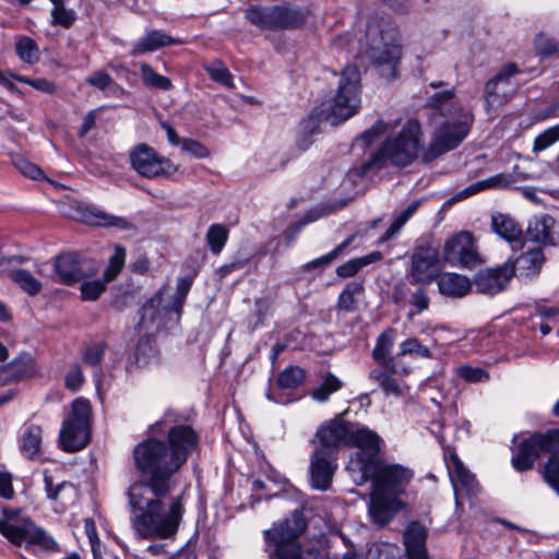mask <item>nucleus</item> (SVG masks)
Returning a JSON list of instances; mask_svg holds the SVG:
<instances>
[{
    "label": "nucleus",
    "instance_id": "nucleus-1",
    "mask_svg": "<svg viewBox=\"0 0 559 559\" xmlns=\"http://www.w3.org/2000/svg\"><path fill=\"white\" fill-rule=\"evenodd\" d=\"M197 432L187 425L174 426L168 442L148 438L132 451L134 466L147 477L133 483L128 490L132 509L131 524L141 538L174 539L182 521V495L167 503L174 485L171 476L187 462L198 445Z\"/></svg>",
    "mask_w": 559,
    "mask_h": 559
},
{
    "label": "nucleus",
    "instance_id": "nucleus-2",
    "mask_svg": "<svg viewBox=\"0 0 559 559\" xmlns=\"http://www.w3.org/2000/svg\"><path fill=\"white\" fill-rule=\"evenodd\" d=\"M413 478V472L399 464H385L382 461L374 471L366 472L360 481L372 479V491L368 513L373 523L383 526L404 507L401 496Z\"/></svg>",
    "mask_w": 559,
    "mask_h": 559
},
{
    "label": "nucleus",
    "instance_id": "nucleus-3",
    "mask_svg": "<svg viewBox=\"0 0 559 559\" xmlns=\"http://www.w3.org/2000/svg\"><path fill=\"white\" fill-rule=\"evenodd\" d=\"M360 52L386 79L396 76V66L400 59L397 28L386 14L369 16L364 37L359 38Z\"/></svg>",
    "mask_w": 559,
    "mask_h": 559
},
{
    "label": "nucleus",
    "instance_id": "nucleus-4",
    "mask_svg": "<svg viewBox=\"0 0 559 559\" xmlns=\"http://www.w3.org/2000/svg\"><path fill=\"white\" fill-rule=\"evenodd\" d=\"M306 526L302 514L294 512L290 518L265 531L270 559H324L318 550L300 548L297 539Z\"/></svg>",
    "mask_w": 559,
    "mask_h": 559
},
{
    "label": "nucleus",
    "instance_id": "nucleus-5",
    "mask_svg": "<svg viewBox=\"0 0 559 559\" xmlns=\"http://www.w3.org/2000/svg\"><path fill=\"white\" fill-rule=\"evenodd\" d=\"M420 124L408 120L399 132L390 134L373 155L377 166L393 165L405 167L412 164L423 147Z\"/></svg>",
    "mask_w": 559,
    "mask_h": 559
},
{
    "label": "nucleus",
    "instance_id": "nucleus-6",
    "mask_svg": "<svg viewBox=\"0 0 559 559\" xmlns=\"http://www.w3.org/2000/svg\"><path fill=\"white\" fill-rule=\"evenodd\" d=\"M0 533L16 546L25 544L48 551L57 549L55 539L17 510L3 508Z\"/></svg>",
    "mask_w": 559,
    "mask_h": 559
},
{
    "label": "nucleus",
    "instance_id": "nucleus-7",
    "mask_svg": "<svg viewBox=\"0 0 559 559\" xmlns=\"http://www.w3.org/2000/svg\"><path fill=\"white\" fill-rule=\"evenodd\" d=\"M91 405L83 397L75 399L62 423L59 435L61 448L67 452H76L85 448L91 435Z\"/></svg>",
    "mask_w": 559,
    "mask_h": 559
},
{
    "label": "nucleus",
    "instance_id": "nucleus-8",
    "mask_svg": "<svg viewBox=\"0 0 559 559\" xmlns=\"http://www.w3.org/2000/svg\"><path fill=\"white\" fill-rule=\"evenodd\" d=\"M246 16L252 24L261 28H297L305 24L308 11L286 5L251 7Z\"/></svg>",
    "mask_w": 559,
    "mask_h": 559
},
{
    "label": "nucleus",
    "instance_id": "nucleus-9",
    "mask_svg": "<svg viewBox=\"0 0 559 559\" xmlns=\"http://www.w3.org/2000/svg\"><path fill=\"white\" fill-rule=\"evenodd\" d=\"M360 73L357 67L347 66L341 73L336 95L331 105V115L338 121L353 117L360 106Z\"/></svg>",
    "mask_w": 559,
    "mask_h": 559
},
{
    "label": "nucleus",
    "instance_id": "nucleus-10",
    "mask_svg": "<svg viewBox=\"0 0 559 559\" xmlns=\"http://www.w3.org/2000/svg\"><path fill=\"white\" fill-rule=\"evenodd\" d=\"M557 449H559V430L535 433L519 443L511 457V464L516 472H526L533 468L542 453L551 454Z\"/></svg>",
    "mask_w": 559,
    "mask_h": 559
},
{
    "label": "nucleus",
    "instance_id": "nucleus-11",
    "mask_svg": "<svg viewBox=\"0 0 559 559\" xmlns=\"http://www.w3.org/2000/svg\"><path fill=\"white\" fill-rule=\"evenodd\" d=\"M349 435V445L357 448L356 459L350 462V468L357 469L360 476L374 471L376 465L381 462L378 457L383 443L381 437L367 427L354 425L350 426Z\"/></svg>",
    "mask_w": 559,
    "mask_h": 559
},
{
    "label": "nucleus",
    "instance_id": "nucleus-12",
    "mask_svg": "<svg viewBox=\"0 0 559 559\" xmlns=\"http://www.w3.org/2000/svg\"><path fill=\"white\" fill-rule=\"evenodd\" d=\"M473 120L469 111H462L455 120L441 124L433 134L426 159H433L459 146L467 136Z\"/></svg>",
    "mask_w": 559,
    "mask_h": 559
},
{
    "label": "nucleus",
    "instance_id": "nucleus-13",
    "mask_svg": "<svg viewBox=\"0 0 559 559\" xmlns=\"http://www.w3.org/2000/svg\"><path fill=\"white\" fill-rule=\"evenodd\" d=\"M129 160L136 174L148 179L169 177L178 170V166L170 159L145 143H139L130 150Z\"/></svg>",
    "mask_w": 559,
    "mask_h": 559
},
{
    "label": "nucleus",
    "instance_id": "nucleus-14",
    "mask_svg": "<svg viewBox=\"0 0 559 559\" xmlns=\"http://www.w3.org/2000/svg\"><path fill=\"white\" fill-rule=\"evenodd\" d=\"M519 72L515 63H507L486 83L484 98L488 114L506 105L516 94L518 84L513 82V78Z\"/></svg>",
    "mask_w": 559,
    "mask_h": 559
},
{
    "label": "nucleus",
    "instance_id": "nucleus-15",
    "mask_svg": "<svg viewBox=\"0 0 559 559\" xmlns=\"http://www.w3.org/2000/svg\"><path fill=\"white\" fill-rule=\"evenodd\" d=\"M443 258L451 266L475 267L481 258L469 231H461L449 238L443 246Z\"/></svg>",
    "mask_w": 559,
    "mask_h": 559
},
{
    "label": "nucleus",
    "instance_id": "nucleus-16",
    "mask_svg": "<svg viewBox=\"0 0 559 559\" xmlns=\"http://www.w3.org/2000/svg\"><path fill=\"white\" fill-rule=\"evenodd\" d=\"M191 286V277L186 276L178 278L177 289L173 297V301L167 304L163 302V290L156 294V296L151 298L140 310L139 328L146 329L148 324L153 323L159 313V308H163L165 311L179 313Z\"/></svg>",
    "mask_w": 559,
    "mask_h": 559
},
{
    "label": "nucleus",
    "instance_id": "nucleus-17",
    "mask_svg": "<svg viewBox=\"0 0 559 559\" xmlns=\"http://www.w3.org/2000/svg\"><path fill=\"white\" fill-rule=\"evenodd\" d=\"M438 251L429 246H419L411 255L409 277L412 283L429 284L439 277Z\"/></svg>",
    "mask_w": 559,
    "mask_h": 559
},
{
    "label": "nucleus",
    "instance_id": "nucleus-18",
    "mask_svg": "<svg viewBox=\"0 0 559 559\" xmlns=\"http://www.w3.org/2000/svg\"><path fill=\"white\" fill-rule=\"evenodd\" d=\"M350 426V423L341 417L324 421L317 429L318 444L314 450L335 455L337 449L349 445Z\"/></svg>",
    "mask_w": 559,
    "mask_h": 559
},
{
    "label": "nucleus",
    "instance_id": "nucleus-19",
    "mask_svg": "<svg viewBox=\"0 0 559 559\" xmlns=\"http://www.w3.org/2000/svg\"><path fill=\"white\" fill-rule=\"evenodd\" d=\"M55 270L59 281L69 285L95 275L98 267L94 262L82 259L78 253L70 252L56 259Z\"/></svg>",
    "mask_w": 559,
    "mask_h": 559
},
{
    "label": "nucleus",
    "instance_id": "nucleus-20",
    "mask_svg": "<svg viewBox=\"0 0 559 559\" xmlns=\"http://www.w3.org/2000/svg\"><path fill=\"white\" fill-rule=\"evenodd\" d=\"M522 252L514 259H509V265L512 270V276L533 277L536 276L545 262L543 249L538 246L521 242Z\"/></svg>",
    "mask_w": 559,
    "mask_h": 559
},
{
    "label": "nucleus",
    "instance_id": "nucleus-21",
    "mask_svg": "<svg viewBox=\"0 0 559 559\" xmlns=\"http://www.w3.org/2000/svg\"><path fill=\"white\" fill-rule=\"evenodd\" d=\"M336 468L335 455L314 450L310 460V478L313 488L326 490Z\"/></svg>",
    "mask_w": 559,
    "mask_h": 559
},
{
    "label": "nucleus",
    "instance_id": "nucleus-22",
    "mask_svg": "<svg viewBox=\"0 0 559 559\" xmlns=\"http://www.w3.org/2000/svg\"><path fill=\"white\" fill-rule=\"evenodd\" d=\"M38 373L34 358L26 353L20 354L0 368V381L4 384L26 381Z\"/></svg>",
    "mask_w": 559,
    "mask_h": 559
},
{
    "label": "nucleus",
    "instance_id": "nucleus-23",
    "mask_svg": "<svg viewBox=\"0 0 559 559\" xmlns=\"http://www.w3.org/2000/svg\"><path fill=\"white\" fill-rule=\"evenodd\" d=\"M512 277V270L509 262L503 265L479 271L475 276L477 290L486 295H495L501 292Z\"/></svg>",
    "mask_w": 559,
    "mask_h": 559
},
{
    "label": "nucleus",
    "instance_id": "nucleus-24",
    "mask_svg": "<svg viewBox=\"0 0 559 559\" xmlns=\"http://www.w3.org/2000/svg\"><path fill=\"white\" fill-rule=\"evenodd\" d=\"M555 221L549 215L534 217L522 238L523 243L543 247L556 246Z\"/></svg>",
    "mask_w": 559,
    "mask_h": 559
},
{
    "label": "nucleus",
    "instance_id": "nucleus-25",
    "mask_svg": "<svg viewBox=\"0 0 559 559\" xmlns=\"http://www.w3.org/2000/svg\"><path fill=\"white\" fill-rule=\"evenodd\" d=\"M181 44H183V41L180 38L171 37L159 29H151L132 44L130 55L135 57L146 52H153L166 46Z\"/></svg>",
    "mask_w": 559,
    "mask_h": 559
},
{
    "label": "nucleus",
    "instance_id": "nucleus-26",
    "mask_svg": "<svg viewBox=\"0 0 559 559\" xmlns=\"http://www.w3.org/2000/svg\"><path fill=\"white\" fill-rule=\"evenodd\" d=\"M427 533L418 522H412L404 533L406 559H429L426 548ZM395 559L397 557L395 556Z\"/></svg>",
    "mask_w": 559,
    "mask_h": 559
},
{
    "label": "nucleus",
    "instance_id": "nucleus-27",
    "mask_svg": "<svg viewBox=\"0 0 559 559\" xmlns=\"http://www.w3.org/2000/svg\"><path fill=\"white\" fill-rule=\"evenodd\" d=\"M448 472L455 492L459 490L475 493L477 481L474 475L463 465L459 456L453 453L447 461Z\"/></svg>",
    "mask_w": 559,
    "mask_h": 559
},
{
    "label": "nucleus",
    "instance_id": "nucleus-28",
    "mask_svg": "<svg viewBox=\"0 0 559 559\" xmlns=\"http://www.w3.org/2000/svg\"><path fill=\"white\" fill-rule=\"evenodd\" d=\"M491 229L500 238L511 245L521 243L523 230L519 223L508 214L496 213L491 215Z\"/></svg>",
    "mask_w": 559,
    "mask_h": 559
},
{
    "label": "nucleus",
    "instance_id": "nucleus-29",
    "mask_svg": "<svg viewBox=\"0 0 559 559\" xmlns=\"http://www.w3.org/2000/svg\"><path fill=\"white\" fill-rule=\"evenodd\" d=\"M437 284L442 295L452 298L464 297L472 289V283L466 276L450 272L439 275Z\"/></svg>",
    "mask_w": 559,
    "mask_h": 559
},
{
    "label": "nucleus",
    "instance_id": "nucleus-30",
    "mask_svg": "<svg viewBox=\"0 0 559 559\" xmlns=\"http://www.w3.org/2000/svg\"><path fill=\"white\" fill-rule=\"evenodd\" d=\"M395 340V331L392 328L384 330L377 338L372 350V358L383 368L395 371L393 357L390 356Z\"/></svg>",
    "mask_w": 559,
    "mask_h": 559
},
{
    "label": "nucleus",
    "instance_id": "nucleus-31",
    "mask_svg": "<svg viewBox=\"0 0 559 559\" xmlns=\"http://www.w3.org/2000/svg\"><path fill=\"white\" fill-rule=\"evenodd\" d=\"M453 98L452 90L437 92L430 97L429 105L438 109L442 116L459 117L465 110Z\"/></svg>",
    "mask_w": 559,
    "mask_h": 559
},
{
    "label": "nucleus",
    "instance_id": "nucleus-32",
    "mask_svg": "<svg viewBox=\"0 0 559 559\" xmlns=\"http://www.w3.org/2000/svg\"><path fill=\"white\" fill-rule=\"evenodd\" d=\"M43 431L39 426L26 427L21 438V452L27 459H35L40 454Z\"/></svg>",
    "mask_w": 559,
    "mask_h": 559
},
{
    "label": "nucleus",
    "instance_id": "nucleus-33",
    "mask_svg": "<svg viewBox=\"0 0 559 559\" xmlns=\"http://www.w3.org/2000/svg\"><path fill=\"white\" fill-rule=\"evenodd\" d=\"M382 259V254L379 251H373L367 255L349 260L336 269V274L340 277H350L356 275L362 267L378 262Z\"/></svg>",
    "mask_w": 559,
    "mask_h": 559
},
{
    "label": "nucleus",
    "instance_id": "nucleus-34",
    "mask_svg": "<svg viewBox=\"0 0 559 559\" xmlns=\"http://www.w3.org/2000/svg\"><path fill=\"white\" fill-rule=\"evenodd\" d=\"M394 372L395 371H392L391 369L386 368H376L370 371L369 378L373 380L376 383H378V385L382 389L384 394L401 396L402 389L393 377Z\"/></svg>",
    "mask_w": 559,
    "mask_h": 559
},
{
    "label": "nucleus",
    "instance_id": "nucleus-35",
    "mask_svg": "<svg viewBox=\"0 0 559 559\" xmlns=\"http://www.w3.org/2000/svg\"><path fill=\"white\" fill-rule=\"evenodd\" d=\"M419 206V201H413L408 204L403 211H401L393 219L389 228L384 231V234L380 237L379 242L383 243L393 238H395L403 226L408 222V219L414 215Z\"/></svg>",
    "mask_w": 559,
    "mask_h": 559
},
{
    "label": "nucleus",
    "instance_id": "nucleus-36",
    "mask_svg": "<svg viewBox=\"0 0 559 559\" xmlns=\"http://www.w3.org/2000/svg\"><path fill=\"white\" fill-rule=\"evenodd\" d=\"M11 280L31 296L37 295L41 288V283L35 276L24 269H16L10 273Z\"/></svg>",
    "mask_w": 559,
    "mask_h": 559
},
{
    "label": "nucleus",
    "instance_id": "nucleus-37",
    "mask_svg": "<svg viewBox=\"0 0 559 559\" xmlns=\"http://www.w3.org/2000/svg\"><path fill=\"white\" fill-rule=\"evenodd\" d=\"M140 71L145 86L162 91H169L173 88L171 81L168 78L155 72L150 64L141 63Z\"/></svg>",
    "mask_w": 559,
    "mask_h": 559
},
{
    "label": "nucleus",
    "instance_id": "nucleus-38",
    "mask_svg": "<svg viewBox=\"0 0 559 559\" xmlns=\"http://www.w3.org/2000/svg\"><path fill=\"white\" fill-rule=\"evenodd\" d=\"M91 224L107 228L114 227L121 230H126L132 227V225L124 217L108 214L98 210L91 212Z\"/></svg>",
    "mask_w": 559,
    "mask_h": 559
},
{
    "label": "nucleus",
    "instance_id": "nucleus-39",
    "mask_svg": "<svg viewBox=\"0 0 559 559\" xmlns=\"http://www.w3.org/2000/svg\"><path fill=\"white\" fill-rule=\"evenodd\" d=\"M364 290V286L358 282H349L346 284L337 299V308L347 312L354 311L356 297Z\"/></svg>",
    "mask_w": 559,
    "mask_h": 559
},
{
    "label": "nucleus",
    "instance_id": "nucleus-40",
    "mask_svg": "<svg viewBox=\"0 0 559 559\" xmlns=\"http://www.w3.org/2000/svg\"><path fill=\"white\" fill-rule=\"evenodd\" d=\"M50 2L53 5L51 9V23L63 28H70L75 21V12L64 7V0H50Z\"/></svg>",
    "mask_w": 559,
    "mask_h": 559
},
{
    "label": "nucleus",
    "instance_id": "nucleus-41",
    "mask_svg": "<svg viewBox=\"0 0 559 559\" xmlns=\"http://www.w3.org/2000/svg\"><path fill=\"white\" fill-rule=\"evenodd\" d=\"M205 239L211 252L218 254L228 239V230L222 224H213L209 227Z\"/></svg>",
    "mask_w": 559,
    "mask_h": 559
},
{
    "label": "nucleus",
    "instance_id": "nucleus-42",
    "mask_svg": "<svg viewBox=\"0 0 559 559\" xmlns=\"http://www.w3.org/2000/svg\"><path fill=\"white\" fill-rule=\"evenodd\" d=\"M306 373L302 368L289 366L277 378V385L282 389H295L305 381Z\"/></svg>",
    "mask_w": 559,
    "mask_h": 559
},
{
    "label": "nucleus",
    "instance_id": "nucleus-43",
    "mask_svg": "<svg viewBox=\"0 0 559 559\" xmlns=\"http://www.w3.org/2000/svg\"><path fill=\"white\" fill-rule=\"evenodd\" d=\"M204 69L213 81L229 88L234 87L233 74L221 60H214L205 64Z\"/></svg>",
    "mask_w": 559,
    "mask_h": 559
},
{
    "label": "nucleus",
    "instance_id": "nucleus-44",
    "mask_svg": "<svg viewBox=\"0 0 559 559\" xmlns=\"http://www.w3.org/2000/svg\"><path fill=\"white\" fill-rule=\"evenodd\" d=\"M545 481L559 495V449L548 457L543 472Z\"/></svg>",
    "mask_w": 559,
    "mask_h": 559
},
{
    "label": "nucleus",
    "instance_id": "nucleus-45",
    "mask_svg": "<svg viewBox=\"0 0 559 559\" xmlns=\"http://www.w3.org/2000/svg\"><path fill=\"white\" fill-rule=\"evenodd\" d=\"M399 356H418L421 358H432V353L430 348L416 337L406 338L404 342L400 344Z\"/></svg>",
    "mask_w": 559,
    "mask_h": 559
},
{
    "label": "nucleus",
    "instance_id": "nucleus-46",
    "mask_svg": "<svg viewBox=\"0 0 559 559\" xmlns=\"http://www.w3.org/2000/svg\"><path fill=\"white\" fill-rule=\"evenodd\" d=\"M11 163L13 166L20 171L23 176L32 178V179H38L43 176L41 169L33 164L32 162L27 160L24 156H22L19 153H11L10 154Z\"/></svg>",
    "mask_w": 559,
    "mask_h": 559
},
{
    "label": "nucleus",
    "instance_id": "nucleus-47",
    "mask_svg": "<svg viewBox=\"0 0 559 559\" xmlns=\"http://www.w3.org/2000/svg\"><path fill=\"white\" fill-rule=\"evenodd\" d=\"M16 53L23 61L35 63L39 59L38 46L29 37H23L16 43Z\"/></svg>",
    "mask_w": 559,
    "mask_h": 559
},
{
    "label": "nucleus",
    "instance_id": "nucleus-48",
    "mask_svg": "<svg viewBox=\"0 0 559 559\" xmlns=\"http://www.w3.org/2000/svg\"><path fill=\"white\" fill-rule=\"evenodd\" d=\"M318 132V121L310 117L299 124L297 145L300 150H307L312 142V136Z\"/></svg>",
    "mask_w": 559,
    "mask_h": 559
},
{
    "label": "nucleus",
    "instance_id": "nucleus-49",
    "mask_svg": "<svg viewBox=\"0 0 559 559\" xmlns=\"http://www.w3.org/2000/svg\"><path fill=\"white\" fill-rule=\"evenodd\" d=\"M354 239V236L348 237L343 242H341L335 249H333L328 254H324L318 259H314L307 264H305L306 270H312V269H319V267H325L329 265L332 261H334L340 253L347 248Z\"/></svg>",
    "mask_w": 559,
    "mask_h": 559
},
{
    "label": "nucleus",
    "instance_id": "nucleus-50",
    "mask_svg": "<svg viewBox=\"0 0 559 559\" xmlns=\"http://www.w3.org/2000/svg\"><path fill=\"white\" fill-rule=\"evenodd\" d=\"M342 382L333 374H328L322 384L313 390L312 397L318 402L328 401L329 396L340 390Z\"/></svg>",
    "mask_w": 559,
    "mask_h": 559
},
{
    "label": "nucleus",
    "instance_id": "nucleus-51",
    "mask_svg": "<svg viewBox=\"0 0 559 559\" xmlns=\"http://www.w3.org/2000/svg\"><path fill=\"white\" fill-rule=\"evenodd\" d=\"M135 360L140 367H146L155 360V350L148 336L139 341L135 352Z\"/></svg>",
    "mask_w": 559,
    "mask_h": 559
},
{
    "label": "nucleus",
    "instance_id": "nucleus-52",
    "mask_svg": "<svg viewBox=\"0 0 559 559\" xmlns=\"http://www.w3.org/2000/svg\"><path fill=\"white\" fill-rule=\"evenodd\" d=\"M126 260V250L122 247H116L114 254L109 259V264L105 271L106 282H111L122 270Z\"/></svg>",
    "mask_w": 559,
    "mask_h": 559
},
{
    "label": "nucleus",
    "instance_id": "nucleus-53",
    "mask_svg": "<svg viewBox=\"0 0 559 559\" xmlns=\"http://www.w3.org/2000/svg\"><path fill=\"white\" fill-rule=\"evenodd\" d=\"M559 140V124L554 126L538 134L534 141L533 151L542 152Z\"/></svg>",
    "mask_w": 559,
    "mask_h": 559
},
{
    "label": "nucleus",
    "instance_id": "nucleus-54",
    "mask_svg": "<svg viewBox=\"0 0 559 559\" xmlns=\"http://www.w3.org/2000/svg\"><path fill=\"white\" fill-rule=\"evenodd\" d=\"M106 345L103 342L92 343L82 353L83 361L92 367L98 366L103 359Z\"/></svg>",
    "mask_w": 559,
    "mask_h": 559
},
{
    "label": "nucleus",
    "instance_id": "nucleus-55",
    "mask_svg": "<svg viewBox=\"0 0 559 559\" xmlns=\"http://www.w3.org/2000/svg\"><path fill=\"white\" fill-rule=\"evenodd\" d=\"M108 282L96 280L85 281L81 284V295L84 300L94 301L104 293Z\"/></svg>",
    "mask_w": 559,
    "mask_h": 559
},
{
    "label": "nucleus",
    "instance_id": "nucleus-56",
    "mask_svg": "<svg viewBox=\"0 0 559 559\" xmlns=\"http://www.w3.org/2000/svg\"><path fill=\"white\" fill-rule=\"evenodd\" d=\"M457 374L467 382L477 383L485 382L489 379V374L481 368L472 367L468 365L457 368Z\"/></svg>",
    "mask_w": 559,
    "mask_h": 559
},
{
    "label": "nucleus",
    "instance_id": "nucleus-57",
    "mask_svg": "<svg viewBox=\"0 0 559 559\" xmlns=\"http://www.w3.org/2000/svg\"><path fill=\"white\" fill-rule=\"evenodd\" d=\"M429 297L427 295V290L423 287L416 288L411 294L409 304L412 307L416 309L415 312L409 311L408 318H413L415 314L420 313L428 309L429 307Z\"/></svg>",
    "mask_w": 559,
    "mask_h": 559
},
{
    "label": "nucleus",
    "instance_id": "nucleus-58",
    "mask_svg": "<svg viewBox=\"0 0 559 559\" xmlns=\"http://www.w3.org/2000/svg\"><path fill=\"white\" fill-rule=\"evenodd\" d=\"M180 146L183 153L189 154L195 158H206L210 156L209 148L197 140L188 138L182 139Z\"/></svg>",
    "mask_w": 559,
    "mask_h": 559
},
{
    "label": "nucleus",
    "instance_id": "nucleus-59",
    "mask_svg": "<svg viewBox=\"0 0 559 559\" xmlns=\"http://www.w3.org/2000/svg\"><path fill=\"white\" fill-rule=\"evenodd\" d=\"M85 82L100 91H105L114 84L112 78L104 71L92 73L85 79Z\"/></svg>",
    "mask_w": 559,
    "mask_h": 559
},
{
    "label": "nucleus",
    "instance_id": "nucleus-60",
    "mask_svg": "<svg viewBox=\"0 0 559 559\" xmlns=\"http://www.w3.org/2000/svg\"><path fill=\"white\" fill-rule=\"evenodd\" d=\"M12 78H14L19 82H23L25 84H28L33 86L34 88L45 92V93H53L56 87L55 84L46 79H27L22 75H14L12 74Z\"/></svg>",
    "mask_w": 559,
    "mask_h": 559
},
{
    "label": "nucleus",
    "instance_id": "nucleus-61",
    "mask_svg": "<svg viewBox=\"0 0 559 559\" xmlns=\"http://www.w3.org/2000/svg\"><path fill=\"white\" fill-rule=\"evenodd\" d=\"M44 483H45V489L47 492V497L51 500H57L59 497V493L64 489H73L72 485L63 481L59 484L56 488L53 487L52 477L47 474V472L44 473Z\"/></svg>",
    "mask_w": 559,
    "mask_h": 559
},
{
    "label": "nucleus",
    "instance_id": "nucleus-62",
    "mask_svg": "<svg viewBox=\"0 0 559 559\" xmlns=\"http://www.w3.org/2000/svg\"><path fill=\"white\" fill-rule=\"evenodd\" d=\"M536 49L543 57H549L559 51L558 44L554 39L546 38L543 35H539L536 40Z\"/></svg>",
    "mask_w": 559,
    "mask_h": 559
},
{
    "label": "nucleus",
    "instance_id": "nucleus-63",
    "mask_svg": "<svg viewBox=\"0 0 559 559\" xmlns=\"http://www.w3.org/2000/svg\"><path fill=\"white\" fill-rule=\"evenodd\" d=\"M83 381H84V376H83L81 367L78 365H74L73 367H71V369L69 370V372L67 373V377H66L67 386L72 391H76L81 386Z\"/></svg>",
    "mask_w": 559,
    "mask_h": 559
},
{
    "label": "nucleus",
    "instance_id": "nucleus-64",
    "mask_svg": "<svg viewBox=\"0 0 559 559\" xmlns=\"http://www.w3.org/2000/svg\"><path fill=\"white\" fill-rule=\"evenodd\" d=\"M366 559H395V555L388 546L373 545L368 549Z\"/></svg>",
    "mask_w": 559,
    "mask_h": 559
}]
</instances>
